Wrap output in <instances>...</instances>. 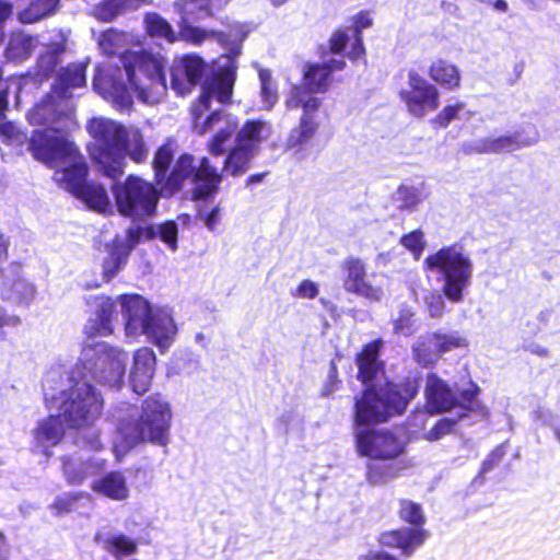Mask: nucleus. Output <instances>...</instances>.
Returning a JSON list of instances; mask_svg holds the SVG:
<instances>
[{
	"instance_id": "f3484780",
	"label": "nucleus",
	"mask_w": 560,
	"mask_h": 560,
	"mask_svg": "<svg viewBox=\"0 0 560 560\" xmlns=\"http://www.w3.org/2000/svg\"><path fill=\"white\" fill-rule=\"evenodd\" d=\"M343 289L370 302H378L384 296L383 285L368 278L366 267L362 259L350 256L341 264Z\"/></svg>"
},
{
	"instance_id": "0e129e2a",
	"label": "nucleus",
	"mask_w": 560,
	"mask_h": 560,
	"mask_svg": "<svg viewBox=\"0 0 560 560\" xmlns=\"http://www.w3.org/2000/svg\"><path fill=\"white\" fill-rule=\"evenodd\" d=\"M199 218L209 231H214L221 222V209L214 207L210 211H200Z\"/></svg>"
},
{
	"instance_id": "2f4dec72",
	"label": "nucleus",
	"mask_w": 560,
	"mask_h": 560,
	"mask_svg": "<svg viewBox=\"0 0 560 560\" xmlns=\"http://www.w3.org/2000/svg\"><path fill=\"white\" fill-rule=\"evenodd\" d=\"M256 155L257 152L254 149L234 140V144L228 151L223 172L232 176H241L249 170Z\"/></svg>"
},
{
	"instance_id": "7c9ffc66",
	"label": "nucleus",
	"mask_w": 560,
	"mask_h": 560,
	"mask_svg": "<svg viewBox=\"0 0 560 560\" xmlns=\"http://www.w3.org/2000/svg\"><path fill=\"white\" fill-rule=\"evenodd\" d=\"M63 434L62 417L59 413L57 416H49L38 423L34 432L36 447L42 448L46 453V448L58 444Z\"/></svg>"
},
{
	"instance_id": "de8ad7c7",
	"label": "nucleus",
	"mask_w": 560,
	"mask_h": 560,
	"mask_svg": "<svg viewBox=\"0 0 560 560\" xmlns=\"http://www.w3.org/2000/svg\"><path fill=\"white\" fill-rule=\"evenodd\" d=\"M104 547L116 558L129 556L136 552V542L124 535H113L105 539Z\"/></svg>"
},
{
	"instance_id": "5fc2aeb1",
	"label": "nucleus",
	"mask_w": 560,
	"mask_h": 560,
	"mask_svg": "<svg viewBox=\"0 0 560 560\" xmlns=\"http://www.w3.org/2000/svg\"><path fill=\"white\" fill-rule=\"evenodd\" d=\"M394 330L396 334L410 336L416 330V319L410 308H401L399 315L394 319Z\"/></svg>"
},
{
	"instance_id": "79ce46f5",
	"label": "nucleus",
	"mask_w": 560,
	"mask_h": 560,
	"mask_svg": "<svg viewBox=\"0 0 560 560\" xmlns=\"http://www.w3.org/2000/svg\"><path fill=\"white\" fill-rule=\"evenodd\" d=\"M129 256V248L122 243H114L108 249V256L103 262V276L106 281L115 277L126 265Z\"/></svg>"
},
{
	"instance_id": "c85d7f7f",
	"label": "nucleus",
	"mask_w": 560,
	"mask_h": 560,
	"mask_svg": "<svg viewBox=\"0 0 560 560\" xmlns=\"http://www.w3.org/2000/svg\"><path fill=\"white\" fill-rule=\"evenodd\" d=\"M192 182L194 196L196 198H206L217 191L221 183V175L207 158H202L198 170L194 174Z\"/></svg>"
},
{
	"instance_id": "a211bd4d",
	"label": "nucleus",
	"mask_w": 560,
	"mask_h": 560,
	"mask_svg": "<svg viewBox=\"0 0 560 560\" xmlns=\"http://www.w3.org/2000/svg\"><path fill=\"white\" fill-rule=\"evenodd\" d=\"M350 25L346 30L336 31L330 37V49L335 54L345 51L347 45L350 43V50L347 56L350 59H358L365 52L362 31L370 28L373 25V19L368 11H361L349 20Z\"/></svg>"
},
{
	"instance_id": "49530a36",
	"label": "nucleus",
	"mask_w": 560,
	"mask_h": 560,
	"mask_svg": "<svg viewBox=\"0 0 560 560\" xmlns=\"http://www.w3.org/2000/svg\"><path fill=\"white\" fill-rule=\"evenodd\" d=\"M150 237H159L172 252L177 249L178 228L176 222L166 221L149 228Z\"/></svg>"
},
{
	"instance_id": "2eb2a0df",
	"label": "nucleus",
	"mask_w": 560,
	"mask_h": 560,
	"mask_svg": "<svg viewBox=\"0 0 560 560\" xmlns=\"http://www.w3.org/2000/svg\"><path fill=\"white\" fill-rule=\"evenodd\" d=\"M78 444L82 448L80 452L62 458L63 476L71 485L82 483L86 478L98 474L106 466V459L88 454V452H97L103 446L96 431H90L80 436Z\"/></svg>"
},
{
	"instance_id": "58836bf2",
	"label": "nucleus",
	"mask_w": 560,
	"mask_h": 560,
	"mask_svg": "<svg viewBox=\"0 0 560 560\" xmlns=\"http://www.w3.org/2000/svg\"><path fill=\"white\" fill-rule=\"evenodd\" d=\"M313 93L306 86H294L285 100V105L288 108L302 107L303 115L301 118L307 117L312 120L313 113L317 112L322 104L320 100L314 96Z\"/></svg>"
},
{
	"instance_id": "8fccbe9b",
	"label": "nucleus",
	"mask_w": 560,
	"mask_h": 560,
	"mask_svg": "<svg viewBox=\"0 0 560 560\" xmlns=\"http://www.w3.org/2000/svg\"><path fill=\"white\" fill-rule=\"evenodd\" d=\"M470 113L466 110L464 103H456L445 106L434 118V124L446 127L454 119H467Z\"/></svg>"
},
{
	"instance_id": "37998d69",
	"label": "nucleus",
	"mask_w": 560,
	"mask_h": 560,
	"mask_svg": "<svg viewBox=\"0 0 560 560\" xmlns=\"http://www.w3.org/2000/svg\"><path fill=\"white\" fill-rule=\"evenodd\" d=\"M330 71L327 66L313 65L310 66L308 70L304 74V83L302 86L312 92L325 91L328 86V77Z\"/></svg>"
},
{
	"instance_id": "c756f323",
	"label": "nucleus",
	"mask_w": 560,
	"mask_h": 560,
	"mask_svg": "<svg viewBox=\"0 0 560 560\" xmlns=\"http://www.w3.org/2000/svg\"><path fill=\"white\" fill-rule=\"evenodd\" d=\"M40 44L38 35L14 32L10 35L4 54L9 61L23 62Z\"/></svg>"
},
{
	"instance_id": "4c0bfd02",
	"label": "nucleus",
	"mask_w": 560,
	"mask_h": 560,
	"mask_svg": "<svg viewBox=\"0 0 560 560\" xmlns=\"http://www.w3.org/2000/svg\"><path fill=\"white\" fill-rule=\"evenodd\" d=\"M144 28L151 37L164 39L168 44H173L180 38V31L175 32L171 23L156 12H149L143 19Z\"/></svg>"
},
{
	"instance_id": "0eeeda50",
	"label": "nucleus",
	"mask_w": 560,
	"mask_h": 560,
	"mask_svg": "<svg viewBox=\"0 0 560 560\" xmlns=\"http://www.w3.org/2000/svg\"><path fill=\"white\" fill-rule=\"evenodd\" d=\"M173 9L179 16L177 25L180 30L182 40L200 45L206 40L213 39L221 45L229 46V55L219 59L218 72L225 69L228 58L235 62V58L240 55V44L246 37L243 26H234L229 34L194 26L192 23L205 20L212 14V8L207 0H175Z\"/></svg>"
},
{
	"instance_id": "6ab92c4d",
	"label": "nucleus",
	"mask_w": 560,
	"mask_h": 560,
	"mask_svg": "<svg viewBox=\"0 0 560 560\" xmlns=\"http://www.w3.org/2000/svg\"><path fill=\"white\" fill-rule=\"evenodd\" d=\"M205 62L195 55H186L173 62L171 86L179 95H185L200 81Z\"/></svg>"
},
{
	"instance_id": "3c124183",
	"label": "nucleus",
	"mask_w": 560,
	"mask_h": 560,
	"mask_svg": "<svg viewBox=\"0 0 560 560\" xmlns=\"http://www.w3.org/2000/svg\"><path fill=\"white\" fill-rule=\"evenodd\" d=\"M192 174V156L184 154L177 160L174 170L168 177V184L174 187H179L182 180L186 179Z\"/></svg>"
},
{
	"instance_id": "a18cd8bd",
	"label": "nucleus",
	"mask_w": 560,
	"mask_h": 560,
	"mask_svg": "<svg viewBox=\"0 0 560 560\" xmlns=\"http://www.w3.org/2000/svg\"><path fill=\"white\" fill-rule=\"evenodd\" d=\"M430 335L431 341L433 342V346L435 347L439 357L443 353L467 346V340L458 332H434Z\"/></svg>"
},
{
	"instance_id": "20e7f679",
	"label": "nucleus",
	"mask_w": 560,
	"mask_h": 560,
	"mask_svg": "<svg viewBox=\"0 0 560 560\" xmlns=\"http://www.w3.org/2000/svg\"><path fill=\"white\" fill-rule=\"evenodd\" d=\"M73 112L72 101L58 98L51 92L27 113L28 122L38 127L27 145L34 159L49 167H59L65 159L78 161V149L67 136L74 125Z\"/></svg>"
},
{
	"instance_id": "052dcab7",
	"label": "nucleus",
	"mask_w": 560,
	"mask_h": 560,
	"mask_svg": "<svg viewBox=\"0 0 560 560\" xmlns=\"http://www.w3.org/2000/svg\"><path fill=\"white\" fill-rule=\"evenodd\" d=\"M425 305L431 317H441L445 308L444 300L438 293H430L425 298Z\"/></svg>"
},
{
	"instance_id": "e2e57ef3",
	"label": "nucleus",
	"mask_w": 560,
	"mask_h": 560,
	"mask_svg": "<svg viewBox=\"0 0 560 560\" xmlns=\"http://www.w3.org/2000/svg\"><path fill=\"white\" fill-rule=\"evenodd\" d=\"M318 294V285L311 280H303L292 292V295L300 299H314Z\"/></svg>"
},
{
	"instance_id": "aec40b11",
	"label": "nucleus",
	"mask_w": 560,
	"mask_h": 560,
	"mask_svg": "<svg viewBox=\"0 0 560 560\" xmlns=\"http://www.w3.org/2000/svg\"><path fill=\"white\" fill-rule=\"evenodd\" d=\"M156 358L152 349L142 347L135 351L129 372V383L136 394H144L151 386Z\"/></svg>"
},
{
	"instance_id": "72a5a7b5",
	"label": "nucleus",
	"mask_w": 560,
	"mask_h": 560,
	"mask_svg": "<svg viewBox=\"0 0 560 560\" xmlns=\"http://www.w3.org/2000/svg\"><path fill=\"white\" fill-rule=\"evenodd\" d=\"M92 489L93 491L116 501L125 500L129 495L126 477L119 471H112L93 481Z\"/></svg>"
},
{
	"instance_id": "f03ea898",
	"label": "nucleus",
	"mask_w": 560,
	"mask_h": 560,
	"mask_svg": "<svg viewBox=\"0 0 560 560\" xmlns=\"http://www.w3.org/2000/svg\"><path fill=\"white\" fill-rule=\"evenodd\" d=\"M415 381L404 384H386L366 389L355 401V445L359 454L382 460H393L405 452V444L389 431L360 428L362 424L386 421L401 413L416 396Z\"/></svg>"
},
{
	"instance_id": "39448f33",
	"label": "nucleus",
	"mask_w": 560,
	"mask_h": 560,
	"mask_svg": "<svg viewBox=\"0 0 560 560\" xmlns=\"http://www.w3.org/2000/svg\"><path fill=\"white\" fill-rule=\"evenodd\" d=\"M173 411L168 400L160 394L148 396L140 410L126 416H117V430L113 440V450L118 459L141 443L166 446Z\"/></svg>"
},
{
	"instance_id": "ea45409f",
	"label": "nucleus",
	"mask_w": 560,
	"mask_h": 560,
	"mask_svg": "<svg viewBox=\"0 0 560 560\" xmlns=\"http://www.w3.org/2000/svg\"><path fill=\"white\" fill-rule=\"evenodd\" d=\"M381 343L377 341L366 345L358 354L359 378L362 382L371 381L380 371L381 363L377 360Z\"/></svg>"
},
{
	"instance_id": "9b49d317",
	"label": "nucleus",
	"mask_w": 560,
	"mask_h": 560,
	"mask_svg": "<svg viewBox=\"0 0 560 560\" xmlns=\"http://www.w3.org/2000/svg\"><path fill=\"white\" fill-rule=\"evenodd\" d=\"M55 182L63 189L82 199L91 209L106 212L112 209L108 195L103 186L94 183H85L86 164L78 151L75 163L70 159L60 162L59 167H54Z\"/></svg>"
},
{
	"instance_id": "393cba45",
	"label": "nucleus",
	"mask_w": 560,
	"mask_h": 560,
	"mask_svg": "<svg viewBox=\"0 0 560 560\" xmlns=\"http://www.w3.org/2000/svg\"><path fill=\"white\" fill-rule=\"evenodd\" d=\"M536 140H522L518 133L502 135L498 137H487L474 141L467 148L469 153H503L513 152L523 147L535 143Z\"/></svg>"
},
{
	"instance_id": "603ef678",
	"label": "nucleus",
	"mask_w": 560,
	"mask_h": 560,
	"mask_svg": "<svg viewBox=\"0 0 560 560\" xmlns=\"http://www.w3.org/2000/svg\"><path fill=\"white\" fill-rule=\"evenodd\" d=\"M173 155L174 148L172 142H167L159 148L153 161L156 177L159 180L164 178L165 173L173 160Z\"/></svg>"
},
{
	"instance_id": "412c9836",
	"label": "nucleus",
	"mask_w": 560,
	"mask_h": 560,
	"mask_svg": "<svg viewBox=\"0 0 560 560\" xmlns=\"http://www.w3.org/2000/svg\"><path fill=\"white\" fill-rule=\"evenodd\" d=\"M67 40L68 34L62 30L51 31L47 38L40 40L42 50L36 61L38 74L46 78L54 73L66 51Z\"/></svg>"
},
{
	"instance_id": "4be33fe9",
	"label": "nucleus",
	"mask_w": 560,
	"mask_h": 560,
	"mask_svg": "<svg viewBox=\"0 0 560 560\" xmlns=\"http://www.w3.org/2000/svg\"><path fill=\"white\" fill-rule=\"evenodd\" d=\"M1 294L16 304L28 305L35 298L36 288L21 273V267L11 265L0 278Z\"/></svg>"
},
{
	"instance_id": "13d9d810",
	"label": "nucleus",
	"mask_w": 560,
	"mask_h": 560,
	"mask_svg": "<svg viewBox=\"0 0 560 560\" xmlns=\"http://www.w3.org/2000/svg\"><path fill=\"white\" fill-rule=\"evenodd\" d=\"M402 246L411 250L416 258H419L424 248L423 233L419 230L412 231L404 235L400 240Z\"/></svg>"
},
{
	"instance_id": "473e14b6",
	"label": "nucleus",
	"mask_w": 560,
	"mask_h": 560,
	"mask_svg": "<svg viewBox=\"0 0 560 560\" xmlns=\"http://www.w3.org/2000/svg\"><path fill=\"white\" fill-rule=\"evenodd\" d=\"M316 130L317 125L313 120L307 119V117L301 118L300 125L291 130L285 142V148L288 151L293 152V156L298 161H302L306 158L305 145L314 137Z\"/></svg>"
},
{
	"instance_id": "f8f14e48",
	"label": "nucleus",
	"mask_w": 560,
	"mask_h": 560,
	"mask_svg": "<svg viewBox=\"0 0 560 560\" xmlns=\"http://www.w3.org/2000/svg\"><path fill=\"white\" fill-rule=\"evenodd\" d=\"M124 128L121 124L104 117L92 118L86 126L88 132L94 139L90 154L104 174L112 178L119 176L120 155L117 148L124 136Z\"/></svg>"
},
{
	"instance_id": "4468645a",
	"label": "nucleus",
	"mask_w": 560,
	"mask_h": 560,
	"mask_svg": "<svg viewBox=\"0 0 560 560\" xmlns=\"http://www.w3.org/2000/svg\"><path fill=\"white\" fill-rule=\"evenodd\" d=\"M477 388H469L460 394L458 399L448 386L436 375L427 377L425 396L427 407L431 412L457 410L458 418L467 411H476L481 417L487 415L486 408L476 399Z\"/></svg>"
},
{
	"instance_id": "6e6d98bb",
	"label": "nucleus",
	"mask_w": 560,
	"mask_h": 560,
	"mask_svg": "<svg viewBox=\"0 0 560 560\" xmlns=\"http://www.w3.org/2000/svg\"><path fill=\"white\" fill-rule=\"evenodd\" d=\"M396 198L401 209H413L422 200L419 189L412 186H400Z\"/></svg>"
},
{
	"instance_id": "a19ab883",
	"label": "nucleus",
	"mask_w": 560,
	"mask_h": 560,
	"mask_svg": "<svg viewBox=\"0 0 560 560\" xmlns=\"http://www.w3.org/2000/svg\"><path fill=\"white\" fill-rule=\"evenodd\" d=\"M406 465L401 460L372 463L368 466L366 480L373 486L387 483L396 478Z\"/></svg>"
},
{
	"instance_id": "cd10ccee",
	"label": "nucleus",
	"mask_w": 560,
	"mask_h": 560,
	"mask_svg": "<svg viewBox=\"0 0 560 560\" xmlns=\"http://www.w3.org/2000/svg\"><path fill=\"white\" fill-rule=\"evenodd\" d=\"M85 85V66L82 63H73L68 66L59 74L52 92L58 98L72 101L74 96L72 90L84 88Z\"/></svg>"
},
{
	"instance_id": "c03bdc74",
	"label": "nucleus",
	"mask_w": 560,
	"mask_h": 560,
	"mask_svg": "<svg viewBox=\"0 0 560 560\" xmlns=\"http://www.w3.org/2000/svg\"><path fill=\"white\" fill-rule=\"evenodd\" d=\"M412 352L415 360L423 366H428L439 359L436 349L431 341V335L419 337L412 347Z\"/></svg>"
},
{
	"instance_id": "09e8293b",
	"label": "nucleus",
	"mask_w": 560,
	"mask_h": 560,
	"mask_svg": "<svg viewBox=\"0 0 560 560\" xmlns=\"http://www.w3.org/2000/svg\"><path fill=\"white\" fill-rule=\"evenodd\" d=\"M258 74L260 80V96L262 101V107L269 110L278 101L277 88L271 79V73L268 70L260 69Z\"/></svg>"
},
{
	"instance_id": "f257e3e1",
	"label": "nucleus",
	"mask_w": 560,
	"mask_h": 560,
	"mask_svg": "<svg viewBox=\"0 0 560 560\" xmlns=\"http://www.w3.org/2000/svg\"><path fill=\"white\" fill-rule=\"evenodd\" d=\"M226 67L218 72L211 80H207L202 92L191 106L192 128L198 135L213 132L208 142V150L213 155L226 152L228 144L235 135L237 142L250 147L258 153L262 142L272 135V126L265 120H247L238 130V120L235 116L221 109L212 108V102L219 104L230 102L236 77V63L226 59Z\"/></svg>"
},
{
	"instance_id": "69168bd1",
	"label": "nucleus",
	"mask_w": 560,
	"mask_h": 560,
	"mask_svg": "<svg viewBox=\"0 0 560 560\" xmlns=\"http://www.w3.org/2000/svg\"><path fill=\"white\" fill-rule=\"evenodd\" d=\"M78 497L79 495L73 494L61 495L55 500L52 509L56 511L57 514L68 512L70 511L71 506L73 505Z\"/></svg>"
},
{
	"instance_id": "5701e85b",
	"label": "nucleus",
	"mask_w": 560,
	"mask_h": 560,
	"mask_svg": "<svg viewBox=\"0 0 560 560\" xmlns=\"http://www.w3.org/2000/svg\"><path fill=\"white\" fill-rule=\"evenodd\" d=\"M89 304L94 310L95 318L85 326L89 335L108 336L113 332V320L116 317L115 304L108 296H91Z\"/></svg>"
},
{
	"instance_id": "338daca9",
	"label": "nucleus",
	"mask_w": 560,
	"mask_h": 560,
	"mask_svg": "<svg viewBox=\"0 0 560 560\" xmlns=\"http://www.w3.org/2000/svg\"><path fill=\"white\" fill-rule=\"evenodd\" d=\"M338 376H337V368L334 362L330 364L329 373H328V380L326 385L323 388V394L325 396H328L332 394L337 389L338 384Z\"/></svg>"
},
{
	"instance_id": "bb28decb",
	"label": "nucleus",
	"mask_w": 560,
	"mask_h": 560,
	"mask_svg": "<svg viewBox=\"0 0 560 560\" xmlns=\"http://www.w3.org/2000/svg\"><path fill=\"white\" fill-rule=\"evenodd\" d=\"M117 149L120 155L119 176L124 173L126 156H129L137 163L144 161L148 156V148L144 143L143 136L141 131L133 126L124 128V136L120 138Z\"/></svg>"
},
{
	"instance_id": "4d7b16f0",
	"label": "nucleus",
	"mask_w": 560,
	"mask_h": 560,
	"mask_svg": "<svg viewBox=\"0 0 560 560\" xmlns=\"http://www.w3.org/2000/svg\"><path fill=\"white\" fill-rule=\"evenodd\" d=\"M400 516L408 523L418 525L423 522V515L420 505L411 501H401Z\"/></svg>"
},
{
	"instance_id": "f704fd0d",
	"label": "nucleus",
	"mask_w": 560,
	"mask_h": 560,
	"mask_svg": "<svg viewBox=\"0 0 560 560\" xmlns=\"http://www.w3.org/2000/svg\"><path fill=\"white\" fill-rule=\"evenodd\" d=\"M151 3L153 0H105L95 8V16L109 22L119 15L138 10L142 4Z\"/></svg>"
},
{
	"instance_id": "ddd939ff",
	"label": "nucleus",
	"mask_w": 560,
	"mask_h": 560,
	"mask_svg": "<svg viewBox=\"0 0 560 560\" xmlns=\"http://www.w3.org/2000/svg\"><path fill=\"white\" fill-rule=\"evenodd\" d=\"M113 192L118 212L142 221L154 214L159 195L154 186L140 177L129 176L124 183L114 186Z\"/></svg>"
},
{
	"instance_id": "9d476101",
	"label": "nucleus",
	"mask_w": 560,
	"mask_h": 560,
	"mask_svg": "<svg viewBox=\"0 0 560 560\" xmlns=\"http://www.w3.org/2000/svg\"><path fill=\"white\" fill-rule=\"evenodd\" d=\"M424 265L427 270L440 275L443 279V293L454 303L463 301V292L470 284L472 261L458 246H446L429 255Z\"/></svg>"
},
{
	"instance_id": "b1692460",
	"label": "nucleus",
	"mask_w": 560,
	"mask_h": 560,
	"mask_svg": "<svg viewBox=\"0 0 560 560\" xmlns=\"http://www.w3.org/2000/svg\"><path fill=\"white\" fill-rule=\"evenodd\" d=\"M427 534L422 529L404 527L385 532L380 536V544L384 547L396 548L404 556H411L425 540Z\"/></svg>"
},
{
	"instance_id": "774afa93",
	"label": "nucleus",
	"mask_w": 560,
	"mask_h": 560,
	"mask_svg": "<svg viewBox=\"0 0 560 560\" xmlns=\"http://www.w3.org/2000/svg\"><path fill=\"white\" fill-rule=\"evenodd\" d=\"M359 560H399L397 557L390 555L387 551L377 550V551H369L366 555H363L359 558Z\"/></svg>"
},
{
	"instance_id": "1a4fd4ad",
	"label": "nucleus",
	"mask_w": 560,
	"mask_h": 560,
	"mask_svg": "<svg viewBox=\"0 0 560 560\" xmlns=\"http://www.w3.org/2000/svg\"><path fill=\"white\" fill-rule=\"evenodd\" d=\"M129 354L106 342H88L82 347L73 373L80 378L91 380L109 387L124 385Z\"/></svg>"
},
{
	"instance_id": "680f3d73",
	"label": "nucleus",
	"mask_w": 560,
	"mask_h": 560,
	"mask_svg": "<svg viewBox=\"0 0 560 560\" xmlns=\"http://www.w3.org/2000/svg\"><path fill=\"white\" fill-rule=\"evenodd\" d=\"M148 229H144L140 225H132L126 231V241L121 242L127 248H129V253L131 249L136 246V244L139 242V240L147 234L150 237V233L148 232ZM115 243H119L116 241Z\"/></svg>"
},
{
	"instance_id": "bf43d9fd",
	"label": "nucleus",
	"mask_w": 560,
	"mask_h": 560,
	"mask_svg": "<svg viewBox=\"0 0 560 560\" xmlns=\"http://www.w3.org/2000/svg\"><path fill=\"white\" fill-rule=\"evenodd\" d=\"M457 422V419L445 417L436 422L434 428L427 432L425 438L430 441H436L443 435L450 433Z\"/></svg>"
},
{
	"instance_id": "6e6552de",
	"label": "nucleus",
	"mask_w": 560,
	"mask_h": 560,
	"mask_svg": "<svg viewBox=\"0 0 560 560\" xmlns=\"http://www.w3.org/2000/svg\"><path fill=\"white\" fill-rule=\"evenodd\" d=\"M128 337L145 335L160 349H167L175 340L177 327L172 314L164 308L152 311L149 302L140 295L119 298Z\"/></svg>"
},
{
	"instance_id": "c9c22d12",
	"label": "nucleus",
	"mask_w": 560,
	"mask_h": 560,
	"mask_svg": "<svg viewBox=\"0 0 560 560\" xmlns=\"http://www.w3.org/2000/svg\"><path fill=\"white\" fill-rule=\"evenodd\" d=\"M60 0H31L19 9L16 19L22 24H33L57 12Z\"/></svg>"
},
{
	"instance_id": "e433bc0d",
	"label": "nucleus",
	"mask_w": 560,
	"mask_h": 560,
	"mask_svg": "<svg viewBox=\"0 0 560 560\" xmlns=\"http://www.w3.org/2000/svg\"><path fill=\"white\" fill-rule=\"evenodd\" d=\"M429 75L442 88L450 91H453L460 85L462 75L459 69L455 65L443 59L432 62Z\"/></svg>"
},
{
	"instance_id": "dca6fc26",
	"label": "nucleus",
	"mask_w": 560,
	"mask_h": 560,
	"mask_svg": "<svg viewBox=\"0 0 560 560\" xmlns=\"http://www.w3.org/2000/svg\"><path fill=\"white\" fill-rule=\"evenodd\" d=\"M408 112L415 117H423L435 110L440 104L439 90L415 71L408 74V88L401 92Z\"/></svg>"
},
{
	"instance_id": "423d86ee",
	"label": "nucleus",
	"mask_w": 560,
	"mask_h": 560,
	"mask_svg": "<svg viewBox=\"0 0 560 560\" xmlns=\"http://www.w3.org/2000/svg\"><path fill=\"white\" fill-rule=\"evenodd\" d=\"M56 372H50L44 381L45 399L49 409L56 408L63 422L71 428L92 425L101 416L104 400L102 395L88 382L72 372L68 386L58 395L51 383Z\"/></svg>"
},
{
	"instance_id": "7ed1b4c3",
	"label": "nucleus",
	"mask_w": 560,
	"mask_h": 560,
	"mask_svg": "<svg viewBox=\"0 0 560 560\" xmlns=\"http://www.w3.org/2000/svg\"><path fill=\"white\" fill-rule=\"evenodd\" d=\"M96 40L103 55L120 57L129 88L141 103L154 105L163 100L167 89L163 57L137 50L138 36L116 28L101 32Z\"/></svg>"
},
{
	"instance_id": "a878e982",
	"label": "nucleus",
	"mask_w": 560,
	"mask_h": 560,
	"mask_svg": "<svg viewBox=\"0 0 560 560\" xmlns=\"http://www.w3.org/2000/svg\"><path fill=\"white\" fill-rule=\"evenodd\" d=\"M94 89L117 110L127 112L132 106V96L125 84L113 78L97 74L93 82Z\"/></svg>"
},
{
	"instance_id": "864d4df0",
	"label": "nucleus",
	"mask_w": 560,
	"mask_h": 560,
	"mask_svg": "<svg viewBox=\"0 0 560 560\" xmlns=\"http://www.w3.org/2000/svg\"><path fill=\"white\" fill-rule=\"evenodd\" d=\"M0 137L3 142L14 147H22L27 142V136L11 121L0 124Z\"/></svg>"
}]
</instances>
